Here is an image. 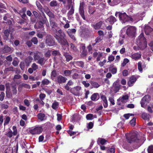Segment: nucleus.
I'll list each match as a JSON object with an SVG mask.
<instances>
[{
	"label": "nucleus",
	"instance_id": "obj_1",
	"mask_svg": "<svg viewBox=\"0 0 153 153\" xmlns=\"http://www.w3.org/2000/svg\"><path fill=\"white\" fill-rule=\"evenodd\" d=\"M50 25L54 33V36L58 42L62 45H68V43L65 38V34L61 29L58 27L57 24L54 21H51Z\"/></svg>",
	"mask_w": 153,
	"mask_h": 153
},
{
	"label": "nucleus",
	"instance_id": "obj_2",
	"mask_svg": "<svg viewBox=\"0 0 153 153\" xmlns=\"http://www.w3.org/2000/svg\"><path fill=\"white\" fill-rule=\"evenodd\" d=\"M126 138L128 142L130 143H133L134 148L136 149L140 146L143 141L138 137L136 132H131L126 134Z\"/></svg>",
	"mask_w": 153,
	"mask_h": 153
},
{
	"label": "nucleus",
	"instance_id": "obj_3",
	"mask_svg": "<svg viewBox=\"0 0 153 153\" xmlns=\"http://www.w3.org/2000/svg\"><path fill=\"white\" fill-rule=\"evenodd\" d=\"M137 43L138 47L141 49H144L146 47L147 45L146 39L143 33H141L137 40Z\"/></svg>",
	"mask_w": 153,
	"mask_h": 153
},
{
	"label": "nucleus",
	"instance_id": "obj_4",
	"mask_svg": "<svg viewBox=\"0 0 153 153\" xmlns=\"http://www.w3.org/2000/svg\"><path fill=\"white\" fill-rule=\"evenodd\" d=\"M115 15L119 16L120 19L123 23H125L127 22H132L133 19L131 17L128 16L125 13H122L120 12H116Z\"/></svg>",
	"mask_w": 153,
	"mask_h": 153
},
{
	"label": "nucleus",
	"instance_id": "obj_5",
	"mask_svg": "<svg viewBox=\"0 0 153 153\" xmlns=\"http://www.w3.org/2000/svg\"><path fill=\"white\" fill-rule=\"evenodd\" d=\"M43 130L42 127L36 126L29 129V132L32 134H39L42 132Z\"/></svg>",
	"mask_w": 153,
	"mask_h": 153
},
{
	"label": "nucleus",
	"instance_id": "obj_6",
	"mask_svg": "<svg viewBox=\"0 0 153 153\" xmlns=\"http://www.w3.org/2000/svg\"><path fill=\"white\" fill-rule=\"evenodd\" d=\"M136 30V28L135 27L129 26L127 29L126 33L129 36L133 37L135 35Z\"/></svg>",
	"mask_w": 153,
	"mask_h": 153
},
{
	"label": "nucleus",
	"instance_id": "obj_7",
	"mask_svg": "<svg viewBox=\"0 0 153 153\" xmlns=\"http://www.w3.org/2000/svg\"><path fill=\"white\" fill-rule=\"evenodd\" d=\"M150 100V97L149 95L144 96L141 100L140 104L142 107L145 108L148 102Z\"/></svg>",
	"mask_w": 153,
	"mask_h": 153
},
{
	"label": "nucleus",
	"instance_id": "obj_8",
	"mask_svg": "<svg viewBox=\"0 0 153 153\" xmlns=\"http://www.w3.org/2000/svg\"><path fill=\"white\" fill-rule=\"evenodd\" d=\"M12 129L13 130V132L10 129L9 131L6 134L7 136L9 138H11L13 135L15 136L17 133V131L16 127L14 126H13L12 127Z\"/></svg>",
	"mask_w": 153,
	"mask_h": 153
},
{
	"label": "nucleus",
	"instance_id": "obj_9",
	"mask_svg": "<svg viewBox=\"0 0 153 153\" xmlns=\"http://www.w3.org/2000/svg\"><path fill=\"white\" fill-rule=\"evenodd\" d=\"M140 77L139 76H131L130 78L129 81L128 82V85L130 86H131L133 85L134 83L136 81L137 79Z\"/></svg>",
	"mask_w": 153,
	"mask_h": 153
},
{
	"label": "nucleus",
	"instance_id": "obj_10",
	"mask_svg": "<svg viewBox=\"0 0 153 153\" xmlns=\"http://www.w3.org/2000/svg\"><path fill=\"white\" fill-rule=\"evenodd\" d=\"M46 38V42L48 45L52 46L54 45V41L52 36L50 35H48Z\"/></svg>",
	"mask_w": 153,
	"mask_h": 153
},
{
	"label": "nucleus",
	"instance_id": "obj_11",
	"mask_svg": "<svg viewBox=\"0 0 153 153\" xmlns=\"http://www.w3.org/2000/svg\"><path fill=\"white\" fill-rule=\"evenodd\" d=\"M76 30L75 29H69L67 31V32L70 37L74 40H75V38L74 36V34H75Z\"/></svg>",
	"mask_w": 153,
	"mask_h": 153
},
{
	"label": "nucleus",
	"instance_id": "obj_12",
	"mask_svg": "<svg viewBox=\"0 0 153 153\" xmlns=\"http://www.w3.org/2000/svg\"><path fill=\"white\" fill-rule=\"evenodd\" d=\"M81 89V87L80 86L75 87L71 90V92L76 95H79V92Z\"/></svg>",
	"mask_w": 153,
	"mask_h": 153
},
{
	"label": "nucleus",
	"instance_id": "obj_13",
	"mask_svg": "<svg viewBox=\"0 0 153 153\" xmlns=\"http://www.w3.org/2000/svg\"><path fill=\"white\" fill-rule=\"evenodd\" d=\"M56 79L57 82L60 84L65 83L67 80V79L62 76L59 75L57 77Z\"/></svg>",
	"mask_w": 153,
	"mask_h": 153
},
{
	"label": "nucleus",
	"instance_id": "obj_14",
	"mask_svg": "<svg viewBox=\"0 0 153 153\" xmlns=\"http://www.w3.org/2000/svg\"><path fill=\"white\" fill-rule=\"evenodd\" d=\"M117 21L116 19L112 16H111L105 20L107 23H109L110 24H112Z\"/></svg>",
	"mask_w": 153,
	"mask_h": 153
},
{
	"label": "nucleus",
	"instance_id": "obj_15",
	"mask_svg": "<svg viewBox=\"0 0 153 153\" xmlns=\"http://www.w3.org/2000/svg\"><path fill=\"white\" fill-rule=\"evenodd\" d=\"M13 48H12L8 46L5 45L3 48H2L1 50L3 53H8L12 50Z\"/></svg>",
	"mask_w": 153,
	"mask_h": 153
},
{
	"label": "nucleus",
	"instance_id": "obj_16",
	"mask_svg": "<svg viewBox=\"0 0 153 153\" xmlns=\"http://www.w3.org/2000/svg\"><path fill=\"white\" fill-rule=\"evenodd\" d=\"M43 56L42 54L40 52L37 51L35 52V54L33 56L34 60L35 61L38 60Z\"/></svg>",
	"mask_w": 153,
	"mask_h": 153
},
{
	"label": "nucleus",
	"instance_id": "obj_17",
	"mask_svg": "<svg viewBox=\"0 0 153 153\" xmlns=\"http://www.w3.org/2000/svg\"><path fill=\"white\" fill-rule=\"evenodd\" d=\"M101 98L102 101H103V104L104 108H106L108 106V102L106 99V97L104 95L101 96Z\"/></svg>",
	"mask_w": 153,
	"mask_h": 153
},
{
	"label": "nucleus",
	"instance_id": "obj_18",
	"mask_svg": "<svg viewBox=\"0 0 153 153\" xmlns=\"http://www.w3.org/2000/svg\"><path fill=\"white\" fill-rule=\"evenodd\" d=\"M131 57L135 60H137L141 58V55L139 53H135L131 55Z\"/></svg>",
	"mask_w": 153,
	"mask_h": 153
},
{
	"label": "nucleus",
	"instance_id": "obj_19",
	"mask_svg": "<svg viewBox=\"0 0 153 153\" xmlns=\"http://www.w3.org/2000/svg\"><path fill=\"white\" fill-rule=\"evenodd\" d=\"M74 8H73V7L72 6L71 9H70V10L67 13V16L69 19H71L72 17V15L74 13Z\"/></svg>",
	"mask_w": 153,
	"mask_h": 153
},
{
	"label": "nucleus",
	"instance_id": "obj_20",
	"mask_svg": "<svg viewBox=\"0 0 153 153\" xmlns=\"http://www.w3.org/2000/svg\"><path fill=\"white\" fill-rule=\"evenodd\" d=\"M129 97L127 95H123L120 97L118 100H119L123 103H125L126 101L128 99Z\"/></svg>",
	"mask_w": 153,
	"mask_h": 153
},
{
	"label": "nucleus",
	"instance_id": "obj_21",
	"mask_svg": "<svg viewBox=\"0 0 153 153\" xmlns=\"http://www.w3.org/2000/svg\"><path fill=\"white\" fill-rule=\"evenodd\" d=\"M99 98V96L98 93H95L93 94L91 97V99L93 101L98 100Z\"/></svg>",
	"mask_w": 153,
	"mask_h": 153
},
{
	"label": "nucleus",
	"instance_id": "obj_22",
	"mask_svg": "<svg viewBox=\"0 0 153 153\" xmlns=\"http://www.w3.org/2000/svg\"><path fill=\"white\" fill-rule=\"evenodd\" d=\"M152 30V29L148 26H145L144 28L145 32L146 35L149 34Z\"/></svg>",
	"mask_w": 153,
	"mask_h": 153
},
{
	"label": "nucleus",
	"instance_id": "obj_23",
	"mask_svg": "<svg viewBox=\"0 0 153 153\" xmlns=\"http://www.w3.org/2000/svg\"><path fill=\"white\" fill-rule=\"evenodd\" d=\"M107 142V141L105 139L102 138H99L98 139L97 142L99 145L101 144V145H103L105 144Z\"/></svg>",
	"mask_w": 153,
	"mask_h": 153
},
{
	"label": "nucleus",
	"instance_id": "obj_24",
	"mask_svg": "<svg viewBox=\"0 0 153 153\" xmlns=\"http://www.w3.org/2000/svg\"><path fill=\"white\" fill-rule=\"evenodd\" d=\"M46 60H45L44 57H41L40 58L37 60V63L40 64L41 65H42L45 63Z\"/></svg>",
	"mask_w": 153,
	"mask_h": 153
},
{
	"label": "nucleus",
	"instance_id": "obj_25",
	"mask_svg": "<svg viewBox=\"0 0 153 153\" xmlns=\"http://www.w3.org/2000/svg\"><path fill=\"white\" fill-rule=\"evenodd\" d=\"M37 117L38 119L41 121H43L46 119L45 118V115L44 114H39L37 115Z\"/></svg>",
	"mask_w": 153,
	"mask_h": 153
},
{
	"label": "nucleus",
	"instance_id": "obj_26",
	"mask_svg": "<svg viewBox=\"0 0 153 153\" xmlns=\"http://www.w3.org/2000/svg\"><path fill=\"white\" fill-rule=\"evenodd\" d=\"M90 84L92 88H97L100 86L97 82L94 81H91Z\"/></svg>",
	"mask_w": 153,
	"mask_h": 153
},
{
	"label": "nucleus",
	"instance_id": "obj_27",
	"mask_svg": "<svg viewBox=\"0 0 153 153\" xmlns=\"http://www.w3.org/2000/svg\"><path fill=\"white\" fill-rule=\"evenodd\" d=\"M102 22L101 21L96 23L95 25H93V27L95 29H99L102 25Z\"/></svg>",
	"mask_w": 153,
	"mask_h": 153
},
{
	"label": "nucleus",
	"instance_id": "obj_28",
	"mask_svg": "<svg viewBox=\"0 0 153 153\" xmlns=\"http://www.w3.org/2000/svg\"><path fill=\"white\" fill-rule=\"evenodd\" d=\"M10 30L7 29L4 30V39L7 40L9 35Z\"/></svg>",
	"mask_w": 153,
	"mask_h": 153
},
{
	"label": "nucleus",
	"instance_id": "obj_29",
	"mask_svg": "<svg viewBox=\"0 0 153 153\" xmlns=\"http://www.w3.org/2000/svg\"><path fill=\"white\" fill-rule=\"evenodd\" d=\"M64 55L66 58V60L67 62H69L72 59V56L68 53H64Z\"/></svg>",
	"mask_w": 153,
	"mask_h": 153
},
{
	"label": "nucleus",
	"instance_id": "obj_30",
	"mask_svg": "<svg viewBox=\"0 0 153 153\" xmlns=\"http://www.w3.org/2000/svg\"><path fill=\"white\" fill-rule=\"evenodd\" d=\"M51 83V82L46 79H43L42 82V85H47Z\"/></svg>",
	"mask_w": 153,
	"mask_h": 153
},
{
	"label": "nucleus",
	"instance_id": "obj_31",
	"mask_svg": "<svg viewBox=\"0 0 153 153\" xmlns=\"http://www.w3.org/2000/svg\"><path fill=\"white\" fill-rule=\"evenodd\" d=\"M10 120V118L9 116H6L5 119L4 121V126L7 125L9 123V122Z\"/></svg>",
	"mask_w": 153,
	"mask_h": 153
},
{
	"label": "nucleus",
	"instance_id": "obj_32",
	"mask_svg": "<svg viewBox=\"0 0 153 153\" xmlns=\"http://www.w3.org/2000/svg\"><path fill=\"white\" fill-rule=\"evenodd\" d=\"M149 114L143 112L142 114V117L144 120H148L149 119Z\"/></svg>",
	"mask_w": 153,
	"mask_h": 153
},
{
	"label": "nucleus",
	"instance_id": "obj_33",
	"mask_svg": "<svg viewBox=\"0 0 153 153\" xmlns=\"http://www.w3.org/2000/svg\"><path fill=\"white\" fill-rule=\"evenodd\" d=\"M73 71V70H66L64 71V74L65 76H69Z\"/></svg>",
	"mask_w": 153,
	"mask_h": 153
},
{
	"label": "nucleus",
	"instance_id": "obj_34",
	"mask_svg": "<svg viewBox=\"0 0 153 153\" xmlns=\"http://www.w3.org/2000/svg\"><path fill=\"white\" fill-rule=\"evenodd\" d=\"M58 102L56 101H55L52 104V108L54 109H56L58 108Z\"/></svg>",
	"mask_w": 153,
	"mask_h": 153
},
{
	"label": "nucleus",
	"instance_id": "obj_35",
	"mask_svg": "<svg viewBox=\"0 0 153 153\" xmlns=\"http://www.w3.org/2000/svg\"><path fill=\"white\" fill-rule=\"evenodd\" d=\"M79 12L80 15L83 19L85 20V18L84 14V11L83 9H79Z\"/></svg>",
	"mask_w": 153,
	"mask_h": 153
},
{
	"label": "nucleus",
	"instance_id": "obj_36",
	"mask_svg": "<svg viewBox=\"0 0 153 153\" xmlns=\"http://www.w3.org/2000/svg\"><path fill=\"white\" fill-rule=\"evenodd\" d=\"M56 76V71L55 70H53L52 71L51 74V79H53Z\"/></svg>",
	"mask_w": 153,
	"mask_h": 153
},
{
	"label": "nucleus",
	"instance_id": "obj_37",
	"mask_svg": "<svg viewBox=\"0 0 153 153\" xmlns=\"http://www.w3.org/2000/svg\"><path fill=\"white\" fill-rule=\"evenodd\" d=\"M117 82H114L113 84V86L115 88V90L116 92H117L120 89V86L119 85H117Z\"/></svg>",
	"mask_w": 153,
	"mask_h": 153
},
{
	"label": "nucleus",
	"instance_id": "obj_38",
	"mask_svg": "<svg viewBox=\"0 0 153 153\" xmlns=\"http://www.w3.org/2000/svg\"><path fill=\"white\" fill-rule=\"evenodd\" d=\"M51 7H55L57 6L58 3L56 1H52L49 4Z\"/></svg>",
	"mask_w": 153,
	"mask_h": 153
},
{
	"label": "nucleus",
	"instance_id": "obj_39",
	"mask_svg": "<svg viewBox=\"0 0 153 153\" xmlns=\"http://www.w3.org/2000/svg\"><path fill=\"white\" fill-rule=\"evenodd\" d=\"M142 63L141 62H139L138 63V68L140 72H142L143 69L142 68Z\"/></svg>",
	"mask_w": 153,
	"mask_h": 153
},
{
	"label": "nucleus",
	"instance_id": "obj_40",
	"mask_svg": "<svg viewBox=\"0 0 153 153\" xmlns=\"http://www.w3.org/2000/svg\"><path fill=\"white\" fill-rule=\"evenodd\" d=\"M68 2L69 3H71V4H70L68 5L67 6L68 9H69L70 8L71 9L72 6L73 7V8H74L73 4L71 3V0H68Z\"/></svg>",
	"mask_w": 153,
	"mask_h": 153
},
{
	"label": "nucleus",
	"instance_id": "obj_41",
	"mask_svg": "<svg viewBox=\"0 0 153 153\" xmlns=\"http://www.w3.org/2000/svg\"><path fill=\"white\" fill-rule=\"evenodd\" d=\"M31 42H33L34 44H37L38 42V40L37 38L36 37L33 38L31 39Z\"/></svg>",
	"mask_w": 153,
	"mask_h": 153
},
{
	"label": "nucleus",
	"instance_id": "obj_42",
	"mask_svg": "<svg viewBox=\"0 0 153 153\" xmlns=\"http://www.w3.org/2000/svg\"><path fill=\"white\" fill-rule=\"evenodd\" d=\"M76 64L79 66L82 67H83L84 65L83 62L82 61H77L76 62Z\"/></svg>",
	"mask_w": 153,
	"mask_h": 153
},
{
	"label": "nucleus",
	"instance_id": "obj_43",
	"mask_svg": "<svg viewBox=\"0 0 153 153\" xmlns=\"http://www.w3.org/2000/svg\"><path fill=\"white\" fill-rule=\"evenodd\" d=\"M86 118L88 120H91L93 119V115L92 114H89L86 115Z\"/></svg>",
	"mask_w": 153,
	"mask_h": 153
},
{
	"label": "nucleus",
	"instance_id": "obj_44",
	"mask_svg": "<svg viewBox=\"0 0 153 153\" xmlns=\"http://www.w3.org/2000/svg\"><path fill=\"white\" fill-rule=\"evenodd\" d=\"M32 68L35 71L38 68V66L36 63H33L31 66Z\"/></svg>",
	"mask_w": 153,
	"mask_h": 153
},
{
	"label": "nucleus",
	"instance_id": "obj_45",
	"mask_svg": "<svg viewBox=\"0 0 153 153\" xmlns=\"http://www.w3.org/2000/svg\"><path fill=\"white\" fill-rule=\"evenodd\" d=\"M129 62V60L128 59L126 58L124 59L123 62L122 64V66H124Z\"/></svg>",
	"mask_w": 153,
	"mask_h": 153
},
{
	"label": "nucleus",
	"instance_id": "obj_46",
	"mask_svg": "<svg viewBox=\"0 0 153 153\" xmlns=\"http://www.w3.org/2000/svg\"><path fill=\"white\" fill-rule=\"evenodd\" d=\"M124 38L123 37H121L120 38L118 42L119 43L120 45L123 44L124 42Z\"/></svg>",
	"mask_w": 153,
	"mask_h": 153
},
{
	"label": "nucleus",
	"instance_id": "obj_47",
	"mask_svg": "<svg viewBox=\"0 0 153 153\" xmlns=\"http://www.w3.org/2000/svg\"><path fill=\"white\" fill-rule=\"evenodd\" d=\"M114 59V57L112 55H111L109 56L108 58V61L107 62H112L113 61Z\"/></svg>",
	"mask_w": 153,
	"mask_h": 153
},
{
	"label": "nucleus",
	"instance_id": "obj_48",
	"mask_svg": "<svg viewBox=\"0 0 153 153\" xmlns=\"http://www.w3.org/2000/svg\"><path fill=\"white\" fill-rule=\"evenodd\" d=\"M93 125L94 124L92 122H90L87 125V128L88 129L92 128L93 127Z\"/></svg>",
	"mask_w": 153,
	"mask_h": 153
},
{
	"label": "nucleus",
	"instance_id": "obj_49",
	"mask_svg": "<svg viewBox=\"0 0 153 153\" xmlns=\"http://www.w3.org/2000/svg\"><path fill=\"white\" fill-rule=\"evenodd\" d=\"M5 94L4 92H1L0 94V100L2 101L4 98Z\"/></svg>",
	"mask_w": 153,
	"mask_h": 153
},
{
	"label": "nucleus",
	"instance_id": "obj_50",
	"mask_svg": "<svg viewBox=\"0 0 153 153\" xmlns=\"http://www.w3.org/2000/svg\"><path fill=\"white\" fill-rule=\"evenodd\" d=\"M136 118H133L130 122V124L132 126H134L135 125V123Z\"/></svg>",
	"mask_w": 153,
	"mask_h": 153
},
{
	"label": "nucleus",
	"instance_id": "obj_51",
	"mask_svg": "<svg viewBox=\"0 0 153 153\" xmlns=\"http://www.w3.org/2000/svg\"><path fill=\"white\" fill-rule=\"evenodd\" d=\"M107 151L108 153H114L115 149L114 148H111L108 149Z\"/></svg>",
	"mask_w": 153,
	"mask_h": 153
},
{
	"label": "nucleus",
	"instance_id": "obj_52",
	"mask_svg": "<svg viewBox=\"0 0 153 153\" xmlns=\"http://www.w3.org/2000/svg\"><path fill=\"white\" fill-rule=\"evenodd\" d=\"M82 83L84 85L85 87L86 88L90 86L89 83H87L85 81H83L82 82Z\"/></svg>",
	"mask_w": 153,
	"mask_h": 153
},
{
	"label": "nucleus",
	"instance_id": "obj_53",
	"mask_svg": "<svg viewBox=\"0 0 153 153\" xmlns=\"http://www.w3.org/2000/svg\"><path fill=\"white\" fill-rule=\"evenodd\" d=\"M148 151L149 153H153V146H149L148 149Z\"/></svg>",
	"mask_w": 153,
	"mask_h": 153
},
{
	"label": "nucleus",
	"instance_id": "obj_54",
	"mask_svg": "<svg viewBox=\"0 0 153 153\" xmlns=\"http://www.w3.org/2000/svg\"><path fill=\"white\" fill-rule=\"evenodd\" d=\"M71 48L74 51H76L77 50L75 46L72 43L71 44Z\"/></svg>",
	"mask_w": 153,
	"mask_h": 153
},
{
	"label": "nucleus",
	"instance_id": "obj_55",
	"mask_svg": "<svg viewBox=\"0 0 153 153\" xmlns=\"http://www.w3.org/2000/svg\"><path fill=\"white\" fill-rule=\"evenodd\" d=\"M52 55L54 56L60 55V54L59 52L57 51H54L52 53Z\"/></svg>",
	"mask_w": 153,
	"mask_h": 153
},
{
	"label": "nucleus",
	"instance_id": "obj_56",
	"mask_svg": "<svg viewBox=\"0 0 153 153\" xmlns=\"http://www.w3.org/2000/svg\"><path fill=\"white\" fill-rule=\"evenodd\" d=\"M68 133L71 136L75 134L76 133V132L73 131L71 130H68Z\"/></svg>",
	"mask_w": 153,
	"mask_h": 153
},
{
	"label": "nucleus",
	"instance_id": "obj_57",
	"mask_svg": "<svg viewBox=\"0 0 153 153\" xmlns=\"http://www.w3.org/2000/svg\"><path fill=\"white\" fill-rule=\"evenodd\" d=\"M36 6L39 10H41L42 9V6L38 1H36Z\"/></svg>",
	"mask_w": 153,
	"mask_h": 153
},
{
	"label": "nucleus",
	"instance_id": "obj_58",
	"mask_svg": "<svg viewBox=\"0 0 153 153\" xmlns=\"http://www.w3.org/2000/svg\"><path fill=\"white\" fill-rule=\"evenodd\" d=\"M25 105L27 106H29L30 105V103L28 101L27 99H25L24 101Z\"/></svg>",
	"mask_w": 153,
	"mask_h": 153
},
{
	"label": "nucleus",
	"instance_id": "obj_59",
	"mask_svg": "<svg viewBox=\"0 0 153 153\" xmlns=\"http://www.w3.org/2000/svg\"><path fill=\"white\" fill-rule=\"evenodd\" d=\"M51 52L50 50H48L45 53V56L46 57H49L51 56Z\"/></svg>",
	"mask_w": 153,
	"mask_h": 153
},
{
	"label": "nucleus",
	"instance_id": "obj_60",
	"mask_svg": "<svg viewBox=\"0 0 153 153\" xmlns=\"http://www.w3.org/2000/svg\"><path fill=\"white\" fill-rule=\"evenodd\" d=\"M79 75L77 73H75L73 75L72 78L74 79H77L78 78Z\"/></svg>",
	"mask_w": 153,
	"mask_h": 153
},
{
	"label": "nucleus",
	"instance_id": "obj_61",
	"mask_svg": "<svg viewBox=\"0 0 153 153\" xmlns=\"http://www.w3.org/2000/svg\"><path fill=\"white\" fill-rule=\"evenodd\" d=\"M45 97V94H41L39 95V97L41 100H43Z\"/></svg>",
	"mask_w": 153,
	"mask_h": 153
},
{
	"label": "nucleus",
	"instance_id": "obj_62",
	"mask_svg": "<svg viewBox=\"0 0 153 153\" xmlns=\"http://www.w3.org/2000/svg\"><path fill=\"white\" fill-rule=\"evenodd\" d=\"M109 100L112 105H114L115 104L114 101L113 97H109Z\"/></svg>",
	"mask_w": 153,
	"mask_h": 153
},
{
	"label": "nucleus",
	"instance_id": "obj_63",
	"mask_svg": "<svg viewBox=\"0 0 153 153\" xmlns=\"http://www.w3.org/2000/svg\"><path fill=\"white\" fill-rule=\"evenodd\" d=\"M128 74V71L126 70H124L123 71V75L124 76H126Z\"/></svg>",
	"mask_w": 153,
	"mask_h": 153
},
{
	"label": "nucleus",
	"instance_id": "obj_64",
	"mask_svg": "<svg viewBox=\"0 0 153 153\" xmlns=\"http://www.w3.org/2000/svg\"><path fill=\"white\" fill-rule=\"evenodd\" d=\"M117 68H113L111 70V72L113 74H115L117 73Z\"/></svg>",
	"mask_w": 153,
	"mask_h": 153
}]
</instances>
